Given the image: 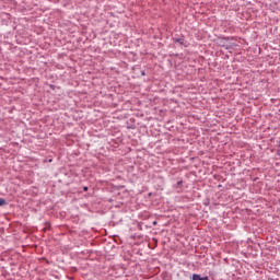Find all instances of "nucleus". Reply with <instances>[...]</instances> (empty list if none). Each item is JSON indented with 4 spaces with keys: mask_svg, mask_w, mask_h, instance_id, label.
<instances>
[{
    "mask_svg": "<svg viewBox=\"0 0 280 280\" xmlns=\"http://www.w3.org/2000/svg\"><path fill=\"white\" fill-rule=\"evenodd\" d=\"M192 280H209V277H200V275H194Z\"/></svg>",
    "mask_w": 280,
    "mask_h": 280,
    "instance_id": "1",
    "label": "nucleus"
},
{
    "mask_svg": "<svg viewBox=\"0 0 280 280\" xmlns=\"http://www.w3.org/2000/svg\"><path fill=\"white\" fill-rule=\"evenodd\" d=\"M5 205V199H0V207H3Z\"/></svg>",
    "mask_w": 280,
    "mask_h": 280,
    "instance_id": "2",
    "label": "nucleus"
},
{
    "mask_svg": "<svg viewBox=\"0 0 280 280\" xmlns=\"http://www.w3.org/2000/svg\"><path fill=\"white\" fill-rule=\"evenodd\" d=\"M83 189H84V191H89V187H84Z\"/></svg>",
    "mask_w": 280,
    "mask_h": 280,
    "instance_id": "3",
    "label": "nucleus"
}]
</instances>
